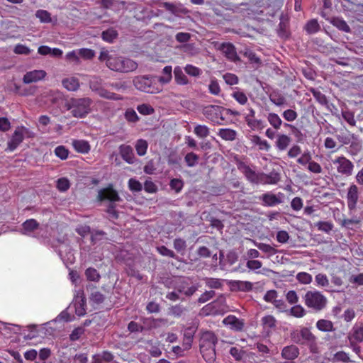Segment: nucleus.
<instances>
[{"mask_svg": "<svg viewBox=\"0 0 363 363\" xmlns=\"http://www.w3.org/2000/svg\"><path fill=\"white\" fill-rule=\"evenodd\" d=\"M98 199L100 201L105 200L110 201L106 210L108 213L107 218L109 220L113 222L119 218V213L115 208V202L121 201V199L118 192L113 188L112 185L99 190L98 192Z\"/></svg>", "mask_w": 363, "mask_h": 363, "instance_id": "f257e3e1", "label": "nucleus"}, {"mask_svg": "<svg viewBox=\"0 0 363 363\" xmlns=\"http://www.w3.org/2000/svg\"><path fill=\"white\" fill-rule=\"evenodd\" d=\"M199 284H194L192 279L187 277H175L170 280L168 287L173 288L182 296L189 298L199 289Z\"/></svg>", "mask_w": 363, "mask_h": 363, "instance_id": "f03ea898", "label": "nucleus"}, {"mask_svg": "<svg viewBox=\"0 0 363 363\" xmlns=\"http://www.w3.org/2000/svg\"><path fill=\"white\" fill-rule=\"evenodd\" d=\"M92 100L90 98H72L69 100L65 106L67 110L71 111L72 116L83 118L91 112Z\"/></svg>", "mask_w": 363, "mask_h": 363, "instance_id": "7ed1b4c3", "label": "nucleus"}, {"mask_svg": "<svg viewBox=\"0 0 363 363\" xmlns=\"http://www.w3.org/2000/svg\"><path fill=\"white\" fill-rule=\"evenodd\" d=\"M305 305L315 312L324 310L328 304L327 298L319 291H308L303 296Z\"/></svg>", "mask_w": 363, "mask_h": 363, "instance_id": "20e7f679", "label": "nucleus"}, {"mask_svg": "<svg viewBox=\"0 0 363 363\" xmlns=\"http://www.w3.org/2000/svg\"><path fill=\"white\" fill-rule=\"evenodd\" d=\"M108 67L113 71L126 73L135 70L138 64L129 58L113 55L108 60Z\"/></svg>", "mask_w": 363, "mask_h": 363, "instance_id": "39448f33", "label": "nucleus"}, {"mask_svg": "<svg viewBox=\"0 0 363 363\" xmlns=\"http://www.w3.org/2000/svg\"><path fill=\"white\" fill-rule=\"evenodd\" d=\"M133 85L135 87L142 91L150 94H157L162 91V88L159 86L153 76H137L133 78Z\"/></svg>", "mask_w": 363, "mask_h": 363, "instance_id": "423d86ee", "label": "nucleus"}, {"mask_svg": "<svg viewBox=\"0 0 363 363\" xmlns=\"http://www.w3.org/2000/svg\"><path fill=\"white\" fill-rule=\"evenodd\" d=\"M25 137H32L30 132L28 128L21 126L17 127L14 130L11 139L7 143V148L6 150L10 152L14 151L18 146L23 142Z\"/></svg>", "mask_w": 363, "mask_h": 363, "instance_id": "0eeeda50", "label": "nucleus"}, {"mask_svg": "<svg viewBox=\"0 0 363 363\" xmlns=\"http://www.w3.org/2000/svg\"><path fill=\"white\" fill-rule=\"evenodd\" d=\"M301 345H306L310 352L314 354L318 353L317 337L313 334L308 328L302 327L300 329Z\"/></svg>", "mask_w": 363, "mask_h": 363, "instance_id": "6e6552de", "label": "nucleus"}, {"mask_svg": "<svg viewBox=\"0 0 363 363\" xmlns=\"http://www.w3.org/2000/svg\"><path fill=\"white\" fill-rule=\"evenodd\" d=\"M333 164L335 167L337 172L345 177L352 174L354 167V164L344 156H339L332 160Z\"/></svg>", "mask_w": 363, "mask_h": 363, "instance_id": "1a4fd4ad", "label": "nucleus"}, {"mask_svg": "<svg viewBox=\"0 0 363 363\" xmlns=\"http://www.w3.org/2000/svg\"><path fill=\"white\" fill-rule=\"evenodd\" d=\"M284 194L279 192L277 194L267 192L259 196V200L266 206H274L284 202Z\"/></svg>", "mask_w": 363, "mask_h": 363, "instance_id": "9d476101", "label": "nucleus"}, {"mask_svg": "<svg viewBox=\"0 0 363 363\" xmlns=\"http://www.w3.org/2000/svg\"><path fill=\"white\" fill-rule=\"evenodd\" d=\"M238 169L245 174L247 179L255 184L259 183L260 174H257L249 165L244 162L240 161L237 163Z\"/></svg>", "mask_w": 363, "mask_h": 363, "instance_id": "9b49d317", "label": "nucleus"}, {"mask_svg": "<svg viewBox=\"0 0 363 363\" xmlns=\"http://www.w3.org/2000/svg\"><path fill=\"white\" fill-rule=\"evenodd\" d=\"M220 51L225 55L229 60L236 62L240 60V58L237 54L235 47L230 43H223L220 44L218 48Z\"/></svg>", "mask_w": 363, "mask_h": 363, "instance_id": "f8f14e48", "label": "nucleus"}, {"mask_svg": "<svg viewBox=\"0 0 363 363\" xmlns=\"http://www.w3.org/2000/svg\"><path fill=\"white\" fill-rule=\"evenodd\" d=\"M218 342L216 335L212 331H204L200 337L199 347L201 348H215Z\"/></svg>", "mask_w": 363, "mask_h": 363, "instance_id": "ddd939ff", "label": "nucleus"}, {"mask_svg": "<svg viewBox=\"0 0 363 363\" xmlns=\"http://www.w3.org/2000/svg\"><path fill=\"white\" fill-rule=\"evenodd\" d=\"M358 198V187L355 184H352L348 189L347 194V206L350 210H354L356 208Z\"/></svg>", "mask_w": 363, "mask_h": 363, "instance_id": "4468645a", "label": "nucleus"}, {"mask_svg": "<svg viewBox=\"0 0 363 363\" xmlns=\"http://www.w3.org/2000/svg\"><path fill=\"white\" fill-rule=\"evenodd\" d=\"M300 354L299 349L294 345L285 346L281 352V356L283 359L293 362Z\"/></svg>", "mask_w": 363, "mask_h": 363, "instance_id": "2eb2a0df", "label": "nucleus"}, {"mask_svg": "<svg viewBox=\"0 0 363 363\" xmlns=\"http://www.w3.org/2000/svg\"><path fill=\"white\" fill-rule=\"evenodd\" d=\"M222 107L219 106L209 105L203 109V114L213 122H217L218 116L221 115Z\"/></svg>", "mask_w": 363, "mask_h": 363, "instance_id": "dca6fc26", "label": "nucleus"}, {"mask_svg": "<svg viewBox=\"0 0 363 363\" xmlns=\"http://www.w3.org/2000/svg\"><path fill=\"white\" fill-rule=\"evenodd\" d=\"M46 72L44 70H33L26 72L23 78L25 84L36 82L45 78Z\"/></svg>", "mask_w": 363, "mask_h": 363, "instance_id": "f3484780", "label": "nucleus"}, {"mask_svg": "<svg viewBox=\"0 0 363 363\" xmlns=\"http://www.w3.org/2000/svg\"><path fill=\"white\" fill-rule=\"evenodd\" d=\"M224 325L230 327V329L235 331H241L244 328V322L235 315H229L223 319Z\"/></svg>", "mask_w": 363, "mask_h": 363, "instance_id": "a211bd4d", "label": "nucleus"}, {"mask_svg": "<svg viewBox=\"0 0 363 363\" xmlns=\"http://www.w3.org/2000/svg\"><path fill=\"white\" fill-rule=\"evenodd\" d=\"M119 153L123 160L128 164H133L135 162V157L131 146L127 145H120Z\"/></svg>", "mask_w": 363, "mask_h": 363, "instance_id": "6ab92c4d", "label": "nucleus"}, {"mask_svg": "<svg viewBox=\"0 0 363 363\" xmlns=\"http://www.w3.org/2000/svg\"><path fill=\"white\" fill-rule=\"evenodd\" d=\"M86 290L90 291L89 299L93 303L101 304L104 301L105 296L99 291L96 290V286L93 284L87 285Z\"/></svg>", "mask_w": 363, "mask_h": 363, "instance_id": "aec40b11", "label": "nucleus"}, {"mask_svg": "<svg viewBox=\"0 0 363 363\" xmlns=\"http://www.w3.org/2000/svg\"><path fill=\"white\" fill-rule=\"evenodd\" d=\"M347 338L349 341L352 340L355 342H363V324L359 325H355L349 333Z\"/></svg>", "mask_w": 363, "mask_h": 363, "instance_id": "412c9836", "label": "nucleus"}, {"mask_svg": "<svg viewBox=\"0 0 363 363\" xmlns=\"http://www.w3.org/2000/svg\"><path fill=\"white\" fill-rule=\"evenodd\" d=\"M163 8L167 11H169L174 15L179 16L180 14H186L189 13V10L182 5H176L169 2H164L162 4Z\"/></svg>", "mask_w": 363, "mask_h": 363, "instance_id": "4be33fe9", "label": "nucleus"}, {"mask_svg": "<svg viewBox=\"0 0 363 363\" xmlns=\"http://www.w3.org/2000/svg\"><path fill=\"white\" fill-rule=\"evenodd\" d=\"M195 331V329L191 327L185 329L182 343L184 350H189L191 347Z\"/></svg>", "mask_w": 363, "mask_h": 363, "instance_id": "5701e85b", "label": "nucleus"}, {"mask_svg": "<svg viewBox=\"0 0 363 363\" xmlns=\"http://www.w3.org/2000/svg\"><path fill=\"white\" fill-rule=\"evenodd\" d=\"M259 179V183L275 184L280 180V174L275 171H272L267 174L262 173L260 174Z\"/></svg>", "mask_w": 363, "mask_h": 363, "instance_id": "b1692460", "label": "nucleus"}, {"mask_svg": "<svg viewBox=\"0 0 363 363\" xmlns=\"http://www.w3.org/2000/svg\"><path fill=\"white\" fill-rule=\"evenodd\" d=\"M39 227V223L36 220L30 218L26 220L22 224V233L24 235H29L35 231Z\"/></svg>", "mask_w": 363, "mask_h": 363, "instance_id": "393cba45", "label": "nucleus"}, {"mask_svg": "<svg viewBox=\"0 0 363 363\" xmlns=\"http://www.w3.org/2000/svg\"><path fill=\"white\" fill-rule=\"evenodd\" d=\"M63 86L69 91H75L79 88V82L77 78L69 77L62 81Z\"/></svg>", "mask_w": 363, "mask_h": 363, "instance_id": "a878e982", "label": "nucleus"}, {"mask_svg": "<svg viewBox=\"0 0 363 363\" xmlns=\"http://www.w3.org/2000/svg\"><path fill=\"white\" fill-rule=\"evenodd\" d=\"M96 94L101 98L108 99V100H113V101H120L123 99V96H121L119 94H117L113 92H111L110 91L107 90L105 87H101L99 89V90L96 92Z\"/></svg>", "mask_w": 363, "mask_h": 363, "instance_id": "bb28decb", "label": "nucleus"}, {"mask_svg": "<svg viewBox=\"0 0 363 363\" xmlns=\"http://www.w3.org/2000/svg\"><path fill=\"white\" fill-rule=\"evenodd\" d=\"M96 94L101 98L108 99V100H113V101H120L123 99V96H121L119 94H117L113 92H111L110 91L107 90L105 87H101L99 89V90L96 92Z\"/></svg>", "mask_w": 363, "mask_h": 363, "instance_id": "cd10ccee", "label": "nucleus"}, {"mask_svg": "<svg viewBox=\"0 0 363 363\" xmlns=\"http://www.w3.org/2000/svg\"><path fill=\"white\" fill-rule=\"evenodd\" d=\"M357 135L354 133H346L340 131V133L335 135V138L341 144V146L349 145L353 139H356Z\"/></svg>", "mask_w": 363, "mask_h": 363, "instance_id": "c85d7f7f", "label": "nucleus"}, {"mask_svg": "<svg viewBox=\"0 0 363 363\" xmlns=\"http://www.w3.org/2000/svg\"><path fill=\"white\" fill-rule=\"evenodd\" d=\"M72 145L77 152L84 154L88 153L91 149L89 143L83 140H73Z\"/></svg>", "mask_w": 363, "mask_h": 363, "instance_id": "c756f323", "label": "nucleus"}, {"mask_svg": "<svg viewBox=\"0 0 363 363\" xmlns=\"http://www.w3.org/2000/svg\"><path fill=\"white\" fill-rule=\"evenodd\" d=\"M315 325L318 330L322 332H333L335 330L333 323L326 319L318 320Z\"/></svg>", "mask_w": 363, "mask_h": 363, "instance_id": "7c9ffc66", "label": "nucleus"}, {"mask_svg": "<svg viewBox=\"0 0 363 363\" xmlns=\"http://www.w3.org/2000/svg\"><path fill=\"white\" fill-rule=\"evenodd\" d=\"M174 75L175 82L177 84L186 85L189 84V79L180 67L177 66L174 67Z\"/></svg>", "mask_w": 363, "mask_h": 363, "instance_id": "2f4dec72", "label": "nucleus"}, {"mask_svg": "<svg viewBox=\"0 0 363 363\" xmlns=\"http://www.w3.org/2000/svg\"><path fill=\"white\" fill-rule=\"evenodd\" d=\"M75 313L78 316H82L86 313V303L84 296H80L74 303Z\"/></svg>", "mask_w": 363, "mask_h": 363, "instance_id": "473e14b6", "label": "nucleus"}, {"mask_svg": "<svg viewBox=\"0 0 363 363\" xmlns=\"http://www.w3.org/2000/svg\"><path fill=\"white\" fill-rule=\"evenodd\" d=\"M291 143V138L284 134L277 135L276 141V147L278 150L283 151L285 150Z\"/></svg>", "mask_w": 363, "mask_h": 363, "instance_id": "72a5a7b5", "label": "nucleus"}, {"mask_svg": "<svg viewBox=\"0 0 363 363\" xmlns=\"http://www.w3.org/2000/svg\"><path fill=\"white\" fill-rule=\"evenodd\" d=\"M218 135L223 140L233 141L237 136V132L230 128H220L218 133Z\"/></svg>", "mask_w": 363, "mask_h": 363, "instance_id": "f704fd0d", "label": "nucleus"}, {"mask_svg": "<svg viewBox=\"0 0 363 363\" xmlns=\"http://www.w3.org/2000/svg\"><path fill=\"white\" fill-rule=\"evenodd\" d=\"M200 352L208 363H213L216 358V348H201Z\"/></svg>", "mask_w": 363, "mask_h": 363, "instance_id": "c9c22d12", "label": "nucleus"}, {"mask_svg": "<svg viewBox=\"0 0 363 363\" xmlns=\"http://www.w3.org/2000/svg\"><path fill=\"white\" fill-rule=\"evenodd\" d=\"M269 100L277 106H281L286 102V98L279 91H272L269 94Z\"/></svg>", "mask_w": 363, "mask_h": 363, "instance_id": "e433bc0d", "label": "nucleus"}, {"mask_svg": "<svg viewBox=\"0 0 363 363\" xmlns=\"http://www.w3.org/2000/svg\"><path fill=\"white\" fill-rule=\"evenodd\" d=\"M304 29L308 34H314L320 30V26L316 19L308 21L304 26Z\"/></svg>", "mask_w": 363, "mask_h": 363, "instance_id": "4c0bfd02", "label": "nucleus"}, {"mask_svg": "<svg viewBox=\"0 0 363 363\" xmlns=\"http://www.w3.org/2000/svg\"><path fill=\"white\" fill-rule=\"evenodd\" d=\"M267 119L269 124L276 130L279 129L282 124L281 118L275 113H268Z\"/></svg>", "mask_w": 363, "mask_h": 363, "instance_id": "58836bf2", "label": "nucleus"}, {"mask_svg": "<svg viewBox=\"0 0 363 363\" xmlns=\"http://www.w3.org/2000/svg\"><path fill=\"white\" fill-rule=\"evenodd\" d=\"M118 37V32L113 28H108L101 33L102 39L107 43H113Z\"/></svg>", "mask_w": 363, "mask_h": 363, "instance_id": "ea45409f", "label": "nucleus"}, {"mask_svg": "<svg viewBox=\"0 0 363 363\" xmlns=\"http://www.w3.org/2000/svg\"><path fill=\"white\" fill-rule=\"evenodd\" d=\"M332 23L340 30L344 31L345 33H350L351 31V29L348 24L346 23L345 20H343L341 18H334L332 21Z\"/></svg>", "mask_w": 363, "mask_h": 363, "instance_id": "a19ab883", "label": "nucleus"}, {"mask_svg": "<svg viewBox=\"0 0 363 363\" xmlns=\"http://www.w3.org/2000/svg\"><path fill=\"white\" fill-rule=\"evenodd\" d=\"M349 145L350 147L347 151L351 155H357L362 150V145L357 135L356 139H353Z\"/></svg>", "mask_w": 363, "mask_h": 363, "instance_id": "79ce46f5", "label": "nucleus"}, {"mask_svg": "<svg viewBox=\"0 0 363 363\" xmlns=\"http://www.w3.org/2000/svg\"><path fill=\"white\" fill-rule=\"evenodd\" d=\"M251 140L252 143L258 145L259 149L261 150L268 151L271 147L269 143L265 140H262L259 135H252Z\"/></svg>", "mask_w": 363, "mask_h": 363, "instance_id": "37998d69", "label": "nucleus"}, {"mask_svg": "<svg viewBox=\"0 0 363 363\" xmlns=\"http://www.w3.org/2000/svg\"><path fill=\"white\" fill-rule=\"evenodd\" d=\"M84 274L86 279L91 281L98 282L101 279V275L98 271L93 267L87 268Z\"/></svg>", "mask_w": 363, "mask_h": 363, "instance_id": "c03bdc74", "label": "nucleus"}, {"mask_svg": "<svg viewBox=\"0 0 363 363\" xmlns=\"http://www.w3.org/2000/svg\"><path fill=\"white\" fill-rule=\"evenodd\" d=\"M140 320L143 324V328H144V331H148L157 328V325H155L153 317H141Z\"/></svg>", "mask_w": 363, "mask_h": 363, "instance_id": "a18cd8bd", "label": "nucleus"}, {"mask_svg": "<svg viewBox=\"0 0 363 363\" xmlns=\"http://www.w3.org/2000/svg\"><path fill=\"white\" fill-rule=\"evenodd\" d=\"M172 69L171 66L164 67L162 70L163 76L160 77L158 81L162 84L169 83L172 77Z\"/></svg>", "mask_w": 363, "mask_h": 363, "instance_id": "49530a36", "label": "nucleus"}, {"mask_svg": "<svg viewBox=\"0 0 363 363\" xmlns=\"http://www.w3.org/2000/svg\"><path fill=\"white\" fill-rule=\"evenodd\" d=\"M148 147L147 142L145 140H138L135 144V150L139 156H143L146 154Z\"/></svg>", "mask_w": 363, "mask_h": 363, "instance_id": "de8ad7c7", "label": "nucleus"}, {"mask_svg": "<svg viewBox=\"0 0 363 363\" xmlns=\"http://www.w3.org/2000/svg\"><path fill=\"white\" fill-rule=\"evenodd\" d=\"M311 93L315 100L323 106H328V101L326 96L321 91L316 89H311Z\"/></svg>", "mask_w": 363, "mask_h": 363, "instance_id": "09e8293b", "label": "nucleus"}, {"mask_svg": "<svg viewBox=\"0 0 363 363\" xmlns=\"http://www.w3.org/2000/svg\"><path fill=\"white\" fill-rule=\"evenodd\" d=\"M254 244L259 250L269 254V255H272L277 253V250L268 244L257 242L255 241H254Z\"/></svg>", "mask_w": 363, "mask_h": 363, "instance_id": "8fccbe9b", "label": "nucleus"}, {"mask_svg": "<svg viewBox=\"0 0 363 363\" xmlns=\"http://www.w3.org/2000/svg\"><path fill=\"white\" fill-rule=\"evenodd\" d=\"M289 313L296 318H302L306 314V311L301 305H296L290 308Z\"/></svg>", "mask_w": 363, "mask_h": 363, "instance_id": "3c124183", "label": "nucleus"}, {"mask_svg": "<svg viewBox=\"0 0 363 363\" xmlns=\"http://www.w3.org/2000/svg\"><path fill=\"white\" fill-rule=\"evenodd\" d=\"M315 226L317 227L318 230L326 233H330L334 227L333 223L329 221H319L315 223Z\"/></svg>", "mask_w": 363, "mask_h": 363, "instance_id": "603ef678", "label": "nucleus"}, {"mask_svg": "<svg viewBox=\"0 0 363 363\" xmlns=\"http://www.w3.org/2000/svg\"><path fill=\"white\" fill-rule=\"evenodd\" d=\"M194 133L199 138H204L207 137L209 135L210 130H209V128L206 125H197L194 128Z\"/></svg>", "mask_w": 363, "mask_h": 363, "instance_id": "864d4df0", "label": "nucleus"}, {"mask_svg": "<svg viewBox=\"0 0 363 363\" xmlns=\"http://www.w3.org/2000/svg\"><path fill=\"white\" fill-rule=\"evenodd\" d=\"M315 281L319 287H327L330 284L327 275L323 273H318L315 275Z\"/></svg>", "mask_w": 363, "mask_h": 363, "instance_id": "5fc2aeb1", "label": "nucleus"}, {"mask_svg": "<svg viewBox=\"0 0 363 363\" xmlns=\"http://www.w3.org/2000/svg\"><path fill=\"white\" fill-rule=\"evenodd\" d=\"M229 352L236 361H241L246 354L245 351L237 347H231Z\"/></svg>", "mask_w": 363, "mask_h": 363, "instance_id": "6e6d98bb", "label": "nucleus"}, {"mask_svg": "<svg viewBox=\"0 0 363 363\" xmlns=\"http://www.w3.org/2000/svg\"><path fill=\"white\" fill-rule=\"evenodd\" d=\"M199 157L194 152H189L184 157V160L188 167H192L197 164Z\"/></svg>", "mask_w": 363, "mask_h": 363, "instance_id": "4d7b16f0", "label": "nucleus"}, {"mask_svg": "<svg viewBox=\"0 0 363 363\" xmlns=\"http://www.w3.org/2000/svg\"><path fill=\"white\" fill-rule=\"evenodd\" d=\"M296 279L302 284H309L312 282V276L304 272H299L296 274Z\"/></svg>", "mask_w": 363, "mask_h": 363, "instance_id": "13d9d810", "label": "nucleus"}, {"mask_svg": "<svg viewBox=\"0 0 363 363\" xmlns=\"http://www.w3.org/2000/svg\"><path fill=\"white\" fill-rule=\"evenodd\" d=\"M101 87H103V80L101 78L94 77L89 81V88L91 91L96 93Z\"/></svg>", "mask_w": 363, "mask_h": 363, "instance_id": "bf43d9fd", "label": "nucleus"}, {"mask_svg": "<svg viewBox=\"0 0 363 363\" xmlns=\"http://www.w3.org/2000/svg\"><path fill=\"white\" fill-rule=\"evenodd\" d=\"M125 118L130 123H136L139 121V117L133 108H128L125 112Z\"/></svg>", "mask_w": 363, "mask_h": 363, "instance_id": "052dcab7", "label": "nucleus"}, {"mask_svg": "<svg viewBox=\"0 0 363 363\" xmlns=\"http://www.w3.org/2000/svg\"><path fill=\"white\" fill-rule=\"evenodd\" d=\"M35 16L43 23H50L51 21L50 13L45 10H38L36 11Z\"/></svg>", "mask_w": 363, "mask_h": 363, "instance_id": "680f3d73", "label": "nucleus"}, {"mask_svg": "<svg viewBox=\"0 0 363 363\" xmlns=\"http://www.w3.org/2000/svg\"><path fill=\"white\" fill-rule=\"evenodd\" d=\"M185 72L192 77H199L201 74V70L192 65H186L184 67Z\"/></svg>", "mask_w": 363, "mask_h": 363, "instance_id": "e2e57ef3", "label": "nucleus"}, {"mask_svg": "<svg viewBox=\"0 0 363 363\" xmlns=\"http://www.w3.org/2000/svg\"><path fill=\"white\" fill-rule=\"evenodd\" d=\"M174 248L178 252L183 253L186 248V242L184 239L176 238L174 240Z\"/></svg>", "mask_w": 363, "mask_h": 363, "instance_id": "0e129e2a", "label": "nucleus"}, {"mask_svg": "<svg viewBox=\"0 0 363 363\" xmlns=\"http://www.w3.org/2000/svg\"><path fill=\"white\" fill-rule=\"evenodd\" d=\"M137 110L143 115H151L155 112L154 108L150 105L146 104L138 105Z\"/></svg>", "mask_w": 363, "mask_h": 363, "instance_id": "69168bd1", "label": "nucleus"}, {"mask_svg": "<svg viewBox=\"0 0 363 363\" xmlns=\"http://www.w3.org/2000/svg\"><path fill=\"white\" fill-rule=\"evenodd\" d=\"M55 154L61 160H66L68 157L69 150L65 147L60 145L55 149Z\"/></svg>", "mask_w": 363, "mask_h": 363, "instance_id": "338daca9", "label": "nucleus"}, {"mask_svg": "<svg viewBox=\"0 0 363 363\" xmlns=\"http://www.w3.org/2000/svg\"><path fill=\"white\" fill-rule=\"evenodd\" d=\"M70 186L69 181L65 177L60 178L57 181V188L60 191H66Z\"/></svg>", "mask_w": 363, "mask_h": 363, "instance_id": "774afa93", "label": "nucleus"}]
</instances>
